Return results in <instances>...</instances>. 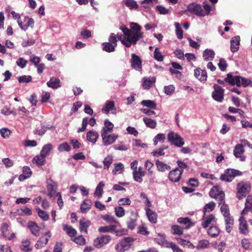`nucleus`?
Instances as JSON below:
<instances>
[{
  "label": "nucleus",
  "instance_id": "obj_52",
  "mask_svg": "<svg viewBox=\"0 0 252 252\" xmlns=\"http://www.w3.org/2000/svg\"><path fill=\"white\" fill-rule=\"evenodd\" d=\"M141 103L142 105L152 109H155L156 107L155 102L151 100H144Z\"/></svg>",
  "mask_w": 252,
  "mask_h": 252
},
{
  "label": "nucleus",
  "instance_id": "obj_64",
  "mask_svg": "<svg viewBox=\"0 0 252 252\" xmlns=\"http://www.w3.org/2000/svg\"><path fill=\"white\" fill-rule=\"evenodd\" d=\"M72 240L80 245H84L86 242L85 239L82 235L78 236L74 239H72Z\"/></svg>",
  "mask_w": 252,
  "mask_h": 252
},
{
  "label": "nucleus",
  "instance_id": "obj_54",
  "mask_svg": "<svg viewBox=\"0 0 252 252\" xmlns=\"http://www.w3.org/2000/svg\"><path fill=\"white\" fill-rule=\"evenodd\" d=\"M32 78L30 75H23L18 77V80L19 83H29L32 81Z\"/></svg>",
  "mask_w": 252,
  "mask_h": 252
},
{
  "label": "nucleus",
  "instance_id": "obj_44",
  "mask_svg": "<svg viewBox=\"0 0 252 252\" xmlns=\"http://www.w3.org/2000/svg\"><path fill=\"white\" fill-rule=\"evenodd\" d=\"M103 50L107 52H112L115 51L116 47L110 42H104L102 44Z\"/></svg>",
  "mask_w": 252,
  "mask_h": 252
},
{
  "label": "nucleus",
  "instance_id": "obj_51",
  "mask_svg": "<svg viewBox=\"0 0 252 252\" xmlns=\"http://www.w3.org/2000/svg\"><path fill=\"white\" fill-rule=\"evenodd\" d=\"M114 165L115 169L112 171L114 174L116 175L117 174H120L123 172L124 168V166L122 163H115Z\"/></svg>",
  "mask_w": 252,
  "mask_h": 252
},
{
  "label": "nucleus",
  "instance_id": "obj_8",
  "mask_svg": "<svg viewBox=\"0 0 252 252\" xmlns=\"http://www.w3.org/2000/svg\"><path fill=\"white\" fill-rule=\"evenodd\" d=\"M214 89L212 97L217 101L222 102L224 98V90L218 84H214Z\"/></svg>",
  "mask_w": 252,
  "mask_h": 252
},
{
  "label": "nucleus",
  "instance_id": "obj_56",
  "mask_svg": "<svg viewBox=\"0 0 252 252\" xmlns=\"http://www.w3.org/2000/svg\"><path fill=\"white\" fill-rule=\"evenodd\" d=\"M172 233L173 234L180 235L183 233V228L177 225H173L172 226Z\"/></svg>",
  "mask_w": 252,
  "mask_h": 252
},
{
  "label": "nucleus",
  "instance_id": "obj_12",
  "mask_svg": "<svg viewBox=\"0 0 252 252\" xmlns=\"http://www.w3.org/2000/svg\"><path fill=\"white\" fill-rule=\"evenodd\" d=\"M131 64L132 68L136 70H140L142 68V61L140 57L135 54H131Z\"/></svg>",
  "mask_w": 252,
  "mask_h": 252
},
{
  "label": "nucleus",
  "instance_id": "obj_50",
  "mask_svg": "<svg viewBox=\"0 0 252 252\" xmlns=\"http://www.w3.org/2000/svg\"><path fill=\"white\" fill-rule=\"evenodd\" d=\"M101 218L108 223H116L119 224V222L113 216L109 215H104L101 216Z\"/></svg>",
  "mask_w": 252,
  "mask_h": 252
},
{
  "label": "nucleus",
  "instance_id": "obj_11",
  "mask_svg": "<svg viewBox=\"0 0 252 252\" xmlns=\"http://www.w3.org/2000/svg\"><path fill=\"white\" fill-rule=\"evenodd\" d=\"M34 22L33 19L26 17L24 19V24H22V22L18 21V24L22 30L26 31L29 28H32L33 27Z\"/></svg>",
  "mask_w": 252,
  "mask_h": 252
},
{
  "label": "nucleus",
  "instance_id": "obj_9",
  "mask_svg": "<svg viewBox=\"0 0 252 252\" xmlns=\"http://www.w3.org/2000/svg\"><path fill=\"white\" fill-rule=\"evenodd\" d=\"M102 112L108 114L111 112L113 114L117 113L115 102L113 100H107L102 108Z\"/></svg>",
  "mask_w": 252,
  "mask_h": 252
},
{
  "label": "nucleus",
  "instance_id": "obj_32",
  "mask_svg": "<svg viewBox=\"0 0 252 252\" xmlns=\"http://www.w3.org/2000/svg\"><path fill=\"white\" fill-rule=\"evenodd\" d=\"M146 215L148 220L152 223H156L157 222V215L156 214L150 209H146Z\"/></svg>",
  "mask_w": 252,
  "mask_h": 252
},
{
  "label": "nucleus",
  "instance_id": "obj_37",
  "mask_svg": "<svg viewBox=\"0 0 252 252\" xmlns=\"http://www.w3.org/2000/svg\"><path fill=\"white\" fill-rule=\"evenodd\" d=\"M79 223L80 230L87 233V228L90 225V222L88 220H86L84 219H83L80 220Z\"/></svg>",
  "mask_w": 252,
  "mask_h": 252
},
{
  "label": "nucleus",
  "instance_id": "obj_59",
  "mask_svg": "<svg viewBox=\"0 0 252 252\" xmlns=\"http://www.w3.org/2000/svg\"><path fill=\"white\" fill-rule=\"evenodd\" d=\"M115 212L116 215L119 218L124 216L125 214L124 209L121 206L116 207L115 208Z\"/></svg>",
  "mask_w": 252,
  "mask_h": 252
},
{
  "label": "nucleus",
  "instance_id": "obj_34",
  "mask_svg": "<svg viewBox=\"0 0 252 252\" xmlns=\"http://www.w3.org/2000/svg\"><path fill=\"white\" fill-rule=\"evenodd\" d=\"M15 213H17L21 216H31L32 214V211L31 209L25 206L22 208L17 209V212L14 213V214Z\"/></svg>",
  "mask_w": 252,
  "mask_h": 252
},
{
  "label": "nucleus",
  "instance_id": "obj_16",
  "mask_svg": "<svg viewBox=\"0 0 252 252\" xmlns=\"http://www.w3.org/2000/svg\"><path fill=\"white\" fill-rule=\"evenodd\" d=\"M240 38L239 36L233 37L230 41V49L231 52H237L239 48Z\"/></svg>",
  "mask_w": 252,
  "mask_h": 252
},
{
  "label": "nucleus",
  "instance_id": "obj_23",
  "mask_svg": "<svg viewBox=\"0 0 252 252\" xmlns=\"http://www.w3.org/2000/svg\"><path fill=\"white\" fill-rule=\"evenodd\" d=\"M156 165L157 166L158 170L160 172H163L166 170L168 171L171 169V167L169 165H168L167 164L163 162L160 161L159 160H157L156 161Z\"/></svg>",
  "mask_w": 252,
  "mask_h": 252
},
{
  "label": "nucleus",
  "instance_id": "obj_28",
  "mask_svg": "<svg viewBox=\"0 0 252 252\" xmlns=\"http://www.w3.org/2000/svg\"><path fill=\"white\" fill-rule=\"evenodd\" d=\"M136 216L134 213H131V217L127 221V227L130 229H133L136 225Z\"/></svg>",
  "mask_w": 252,
  "mask_h": 252
},
{
  "label": "nucleus",
  "instance_id": "obj_26",
  "mask_svg": "<svg viewBox=\"0 0 252 252\" xmlns=\"http://www.w3.org/2000/svg\"><path fill=\"white\" fill-rule=\"evenodd\" d=\"M177 221L179 223L183 224V228L185 229L189 228L192 225V223L188 218H180Z\"/></svg>",
  "mask_w": 252,
  "mask_h": 252
},
{
  "label": "nucleus",
  "instance_id": "obj_33",
  "mask_svg": "<svg viewBox=\"0 0 252 252\" xmlns=\"http://www.w3.org/2000/svg\"><path fill=\"white\" fill-rule=\"evenodd\" d=\"M45 157L41 155H37L34 157L32 159V162L34 164H36L39 166H42L45 163Z\"/></svg>",
  "mask_w": 252,
  "mask_h": 252
},
{
  "label": "nucleus",
  "instance_id": "obj_60",
  "mask_svg": "<svg viewBox=\"0 0 252 252\" xmlns=\"http://www.w3.org/2000/svg\"><path fill=\"white\" fill-rule=\"evenodd\" d=\"M218 65L219 68L222 71H224L226 70V67L227 66V64L226 62V61L222 58L220 59Z\"/></svg>",
  "mask_w": 252,
  "mask_h": 252
},
{
  "label": "nucleus",
  "instance_id": "obj_49",
  "mask_svg": "<svg viewBox=\"0 0 252 252\" xmlns=\"http://www.w3.org/2000/svg\"><path fill=\"white\" fill-rule=\"evenodd\" d=\"M52 148V145L51 144H48L45 145L43 148L40 152L41 155L46 157L49 154L51 149Z\"/></svg>",
  "mask_w": 252,
  "mask_h": 252
},
{
  "label": "nucleus",
  "instance_id": "obj_3",
  "mask_svg": "<svg viewBox=\"0 0 252 252\" xmlns=\"http://www.w3.org/2000/svg\"><path fill=\"white\" fill-rule=\"evenodd\" d=\"M134 239L132 237H124L115 246L117 252H125L132 245Z\"/></svg>",
  "mask_w": 252,
  "mask_h": 252
},
{
  "label": "nucleus",
  "instance_id": "obj_2",
  "mask_svg": "<svg viewBox=\"0 0 252 252\" xmlns=\"http://www.w3.org/2000/svg\"><path fill=\"white\" fill-rule=\"evenodd\" d=\"M212 7L207 1L203 2V8L200 4L196 2H192L187 6V10L197 16L204 17L209 14Z\"/></svg>",
  "mask_w": 252,
  "mask_h": 252
},
{
  "label": "nucleus",
  "instance_id": "obj_45",
  "mask_svg": "<svg viewBox=\"0 0 252 252\" xmlns=\"http://www.w3.org/2000/svg\"><path fill=\"white\" fill-rule=\"evenodd\" d=\"M47 184V189L48 191H55L57 188V183L51 179L48 180Z\"/></svg>",
  "mask_w": 252,
  "mask_h": 252
},
{
  "label": "nucleus",
  "instance_id": "obj_15",
  "mask_svg": "<svg viewBox=\"0 0 252 252\" xmlns=\"http://www.w3.org/2000/svg\"><path fill=\"white\" fill-rule=\"evenodd\" d=\"M244 152V149L242 144H238L236 145L233 153L234 155L236 158H240V160L244 161L245 160V157L242 155L243 154Z\"/></svg>",
  "mask_w": 252,
  "mask_h": 252
},
{
  "label": "nucleus",
  "instance_id": "obj_36",
  "mask_svg": "<svg viewBox=\"0 0 252 252\" xmlns=\"http://www.w3.org/2000/svg\"><path fill=\"white\" fill-rule=\"evenodd\" d=\"M143 120L147 127L151 128H155L157 126V123L155 120L147 117L143 118Z\"/></svg>",
  "mask_w": 252,
  "mask_h": 252
},
{
  "label": "nucleus",
  "instance_id": "obj_30",
  "mask_svg": "<svg viewBox=\"0 0 252 252\" xmlns=\"http://www.w3.org/2000/svg\"><path fill=\"white\" fill-rule=\"evenodd\" d=\"M63 229L71 238V239L77 234V231L75 229L66 224L63 225Z\"/></svg>",
  "mask_w": 252,
  "mask_h": 252
},
{
  "label": "nucleus",
  "instance_id": "obj_40",
  "mask_svg": "<svg viewBox=\"0 0 252 252\" xmlns=\"http://www.w3.org/2000/svg\"><path fill=\"white\" fill-rule=\"evenodd\" d=\"M114 127L113 124L111 123L108 120H105L104 121V126L103 127L102 132H106V133L110 132Z\"/></svg>",
  "mask_w": 252,
  "mask_h": 252
},
{
  "label": "nucleus",
  "instance_id": "obj_46",
  "mask_svg": "<svg viewBox=\"0 0 252 252\" xmlns=\"http://www.w3.org/2000/svg\"><path fill=\"white\" fill-rule=\"evenodd\" d=\"M126 5L130 9H137L138 5L134 0H124Z\"/></svg>",
  "mask_w": 252,
  "mask_h": 252
},
{
  "label": "nucleus",
  "instance_id": "obj_43",
  "mask_svg": "<svg viewBox=\"0 0 252 252\" xmlns=\"http://www.w3.org/2000/svg\"><path fill=\"white\" fill-rule=\"evenodd\" d=\"M28 226L32 234L36 236L39 235V227L35 223L30 222Z\"/></svg>",
  "mask_w": 252,
  "mask_h": 252
},
{
  "label": "nucleus",
  "instance_id": "obj_4",
  "mask_svg": "<svg viewBox=\"0 0 252 252\" xmlns=\"http://www.w3.org/2000/svg\"><path fill=\"white\" fill-rule=\"evenodd\" d=\"M237 196L239 199H241L246 196L251 189V186L249 183L241 182L237 184Z\"/></svg>",
  "mask_w": 252,
  "mask_h": 252
},
{
  "label": "nucleus",
  "instance_id": "obj_25",
  "mask_svg": "<svg viewBox=\"0 0 252 252\" xmlns=\"http://www.w3.org/2000/svg\"><path fill=\"white\" fill-rule=\"evenodd\" d=\"M155 81L156 78L154 77L144 78L143 86L145 89H149L154 85Z\"/></svg>",
  "mask_w": 252,
  "mask_h": 252
},
{
  "label": "nucleus",
  "instance_id": "obj_24",
  "mask_svg": "<svg viewBox=\"0 0 252 252\" xmlns=\"http://www.w3.org/2000/svg\"><path fill=\"white\" fill-rule=\"evenodd\" d=\"M47 85L52 89H57L61 87L60 80L58 78L52 77L50 81L47 83Z\"/></svg>",
  "mask_w": 252,
  "mask_h": 252
},
{
  "label": "nucleus",
  "instance_id": "obj_27",
  "mask_svg": "<svg viewBox=\"0 0 252 252\" xmlns=\"http://www.w3.org/2000/svg\"><path fill=\"white\" fill-rule=\"evenodd\" d=\"M215 53L214 51L211 49H206L203 53V57L204 60L206 61L212 60L215 57Z\"/></svg>",
  "mask_w": 252,
  "mask_h": 252
},
{
  "label": "nucleus",
  "instance_id": "obj_47",
  "mask_svg": "<svg viewBox=\"0 0 252 252\" xmlns=\"http://www.w3.org/2000/svg\"><path fill=\"white\" fill-rule=\"evenodd\" d=\"M220 206V211L223 216L230 215L229 209L228 206L226 204L224 201L222 202Z\"/></svg>",
  "mask_w": 252,
  "mask_h": 252
},
{
  "label": "nucleus",
  "instance_id": "obj_19",
  "mask_svg": "<svg viewBox=\"0 0 252 252\" xmlns=\"http://www.w3.org/2000/svg\"><path fill=\"white\" fill-rule=\"evenodd\" d=\"M225 223V228L227 232L230 233L233 225L234 220L230 215L223 216Z\"/></svg>",
  "mask_w": 252,
  "mask_h": 252
},
{
  "label": "nucleus",
  "instance_id": "obj_38",
  "mask_svg": "<svg viewBox=\"0 0 252 252\" xmlns=\"http://www.w3.org/2000/svg\"><path fill=\"white\" fill-rule=\"evenodd\" d=\"M92 202L89 199H85L83 203L81 205L80 209L82 213H85L91 209Z\"/></svg>",
  "mask_w": 252,
  "mask_h": 252
},
{
  "label": "nucleus",
  "instance_id": "obj_10",
  "mask_svg": "<svg viewBox=\"0 0 252 252\" xmlns=\"http://www.w3.org/2000/svg\"><path fill=\"white\" fill-rule=\"evenodd\" d=\"M225 81L232 85H235L238 87L242 86V77L238 76H233L228 74Z\"/></svg>",
  "mask_w": 252,
  "mask_h": 252
},
{
  "label": "nucleus",
  "instance_id": "obj_29",
  "mask_svg": "<svg viewBox=\"0 0 252 252\" xmlns=\"http://www.w3.org/2000/svg\"><path fill=\"white\" fill-rule=\"evenodd\" d=\"M50 237V235H49L48 237L42 236L37 241L35 245L36 249H40L45 246L49 240V238Z\"/></svg>",
  "mask_w": 252,
  "mask_h": 252
},
{
  "label": "nucleus",
  "instance_id": "obj_20",
  "mask_svg": "<svg viewBox=\"0 0 252 252\" xmlns=\"http://www.w3.org/2000/svg\"><path fill=\"white\" fill-rule=\"evenodd\" d=\"M252 212V195L248 196L245 203V207L242 212V215L247 214L248 211Z\"/></svg>",
  "mask_w": 252,
  "mask_h": 252
},
{
  "label": "nucleus",
  "instance_id": "obj_61",
  "mask_svg": "<svg viewBox=\"0 0 252 252\" xmlns=\"http://www.w3.org/2000/svg\"><path fill=\"white\" fill-rule=\"evenodd\" d=\"M216 206V204L215 202L211 201L207 204L204 207V212H211L214 209Z\"/></svg>",
  "mask_w": 252,
  "mask_h": 252
},
{
  "label": "nucleus",
  "instance_id": "obj_22",
  "mask_svg": "<svg viewBox=\"0 0 252 252\" xmlns=\"http://www.w3.org/2000/svg\"><path fill=\"white\" fill-rule=\"evenodd\" d=\"M169 142H183V138L177 133L171 131L167 135Z\"/></svg>",
  "mask_w": 252,
  "mask_h": 252
},
{
  "label": "nucleus",
  "instance_id": "obj_53",
  "mask_svg": "<svg viewBox=\"0 0 252 252\" xmlns=\"http://www.w3.org/2000/svg\"><path fill=\"white\" fill-rule=\"evenodd\" d=\"M178 243L184 247L187 246L189 248L193 249V245L189 241L184 240L182 238H177Z\"/></svg>",
  "mask_w": 252,
  "mask_h": 252
},
{
  "label": "nucleus",
  "instance_id": "obj_14",
  "mask_svg": "<svg viewBox=\"0 0 252 252\" xmlns=\"http://www.w3.org/2000/svg\"><path fill=\"white\" fill-rule=\"evenodd\" d=\"M244 215L241 214V216L239 219V230L241 233L244 235H247L249 230L246 220L244 218Z\"/></svg>",
  "mask_w": 252,
  "mask_h": 252
},
{
  "label": "nucleus",
  "instance_id": "obj_17",
  "mask_svg": "<svg viewBox=\"0 0 252 252\" xmlns=\"http://www.w3.org/2000/svg\"><path fill=\"white\" fill-rule=\"evenodd\" d=\"M158 235L162 237L163 239L161 240V244L164 245L166 247L172 249L173 252H175L179 247L174 243L168 242L165 239V236L163 234H158ZM160 244V243H158Z\"/></svg>",
  "mask_w": 252,
  "mask_h": 252
},
{
  "label": "nucleus",
  "instance_id": "obj_41",
  "mask_svg": "<svg viewBox=\"0 0 252 252\" xmlns=\"http://www.w3.org/2000/svg\"><path fill=\"white\" fill-rule=\"evenodd\" d=\"M117 227L116 225L101 226L98 228V231L100 233L111 232Z\"/></svg>",
  "mask_w": 252,
  "mask_h": 252
},
{
  "label": "nucleus",
  "instance_id": "obj_63",
  "mask_svg": "<svg viewBox=\"0 0 252 252\" xmlns=\"http://www.w3.org/2000/svg\"><path fill=\"white\" fill-rule=\"evenodd\" d=\"M154 58L158 61L161 62L163 60V56L161 54L158 48H156L154 51Z\"/></svg>",
  "mask_w": 252,
  "mask_h": 252
},
{
  "label": "nucleus",
  "instance_id": "obj_58",
  "mask_svg": "<svg viewBox=\"0 0 252 252\" xmlns=\"http://www.w3.org/2000/svg\"><path fill=\"white\" fill-rule=\"evenodd\" d=\"M113 158L111 156H107L103 160V163L104 165V168L108 169L112 162Z\"/></svg>",
  "mask_w": 252,
  "mask_h": 252
},
{
  "label": "nucleus",
  "instance_id": "obj_18",
  "mask_svg": "<svg viewBox=\"0 0 252 252\" xmlns=\"http://www.w3.org/2000/svg\"><path fill=\"white\" fill-rule=\"evenodd\" d=\"M101 137L103 142H114L117 140L118 135L115 134H109V133L102 132Z\"/></svg>",
  "mask_w": 252,
  "mask_h": 252
},
{
  "label": "nucleus",
  "instance_id": "obj_55",
  "mask_svg": "<svg viewBox=\"0 0 252 252\" xmlns=\"http://www.w3.org/2000/svg\"><path fill=\"white\" fill-rule=\"evenodd\" d=\"M39 217L43 220H47L49 219V215L47 212L41 210L39 208L36 209Z\"/></svg>",
  "mask_w": 252,
  "mask_h": 252
},
{
  "label": "nucleus",
  "instance_id": "obj_7",
  "mask_svg": "<svg viewBox=\"0 0 252 252\" xmlns=\"http://www.w3.org/2000/svg\"><path fill=\"white\" fill-rule=\"evenodd\" d=\"M209 195L211 197L215 198L220 201L219 205H220L224 199V193L216 186L213 187L209 192Z\"/></svg>",
  "mask_w": 252,
  "mask_h": 252
},
{
  "label": "nucleus",
  "instance_id": "obj_5",
  "mask_svg": "<svg viewBox=\"0 0 252 252\" xmlns=\"http://www.w3.org/2000/svg\"><path fill=\"white\" fill-rule=\"evenodd\" d=\"M111 240L109 235H101L96 237L93 242L94 246L97 249H101L104 245L108 244Z\"/></svg>",
  "mask_w": 252,
  "mask_h": 252
},
{
  "label": "nucleus",
  "instance_id": "obj_1",
  "mask_svg": "<svg viewBox=\"0 0 252 252\" xmlns=\"http://www.w3.org/2000/svg\"><path fill=\"white\" fill-rule=\"evenodd\" d=\"M141 27L136 23H131L130 25V29L126 26H122L120 29L123 32V35H116L112 33L109 38V42L117 45V38L121 43L126 47H130L131 45H135L137 41L143 37V33L141 32Z\"/></svg>",
  "mask_w": 252,
  "mask_h": 252
},
{
  "label": "nucleus",
  "instance_id": "obj_31",
  "mask_svg": "<svg viewBox=\"0 0 252 252\" xmlns=\"http://www.w3.org/2000/svg\"><path fill=\"white\" fill-rule=\"evenodd\" d=\"M215 220V216L213 215H210L207 217H203L202 226L204 228H206L208 225Z\"/></svg>",
  "mask_w": 252,
  "mask_h": 252
},
{
  "label": "nucleus",
  "instance_id": "obj_39",
  "mask_svg": "<svg viewBox=\"0 0 252 252\" xmlns=\"http://www.w3.org/2000/svg\"><path fill=\"white\" fill-rule=\"evenodd\" d=\"M98 137V133L94 131H90L87 134V139L89 142H96Z\"/></svg>",
  "mask_w": 252,
  "mask_h": 252
},
{
  "label": "nucleus",
  "instance_id": "obj_42",
  "mask_svg": "<svg viewBox=\"0 0 252 252\" xmlns=\"http://www.w3.org/2000/svg\"><path fill=\"white\" fill-rule=\"evenodd\" d=\"M220 232L219 228L216 226H212L208 230V233L212 237H216Z\"/></svg>",
  "mask_w": 252,
  "mask_h": 252
},
{
  "label": "nucleus",
  "instance_id": "obj_62",
  "mask_svg": "<svg viewBox=\"0 0 252 252\" xmlns=\"http://www.w3.org/2000/svg\"><path fill=\"white\" fill-rule=\"evenodd\" d=\"M164 93L167 95H172L175 91V87L173 85L165 86L164 88Z\"/></svg>",
  "mask_w": 252,
  "mask_h": 252
},
{
  "label": "nucleus",
  "instance_id": "obj_57",
  "mask_svg": "<svg viewBox=\"0 0 252 252\" xmlns=\"http://www.w3.org/2000/svg\"><path fill=\"white\" fill-rule=\"evenodd\" d=\"M175 26L176 28V33L177 37L181 39L183 38V31L181 29L180 25L178 23H175Z\"/></svg>",
  "mask_w": 252,
  "mask_h": 252
},
{
  "label": "nucleus",
  "instance_id": "obj_6",
  "mask_svg": "<svg viewBox=\"0 0 252 252\" xmlns=\"http://www.w3.org/2000/svg\"><path fill=\"white\" fill-rule=\"evenodd\" d=\"M241 175L242 173L239 170L234 169H228L224 174L220 176V179L226 182H231L235 177Z\"/></svg>",
  "mask_w": 252,
  "mask_h": 252
},
{
  "label": "nucleus",
  "instance_id": "obj_21",
  "mask_svg": "<svg viewBox=\"0 0 252 252\" xmlns=\"http://www.w3.org/2000/svg\"><path fill=\"white\" fill-rule=\"evenodd\" d=\"M194 76L201 81H206L207 77L206 71L200 68H197L194 70Z\"/></svg>",
  "mask_w": 252,
  "mask_h": 252
},
{
  "label": "nucleus",
  "instance_id": "obj_48",
  "mask_svg": "<svg viewBox=\"0 0 252 252\" xmlns=\"http://www.w3.org/2000/svg\"><path fill=\"white\" fill-rule=\"evenodd\" d=\"M104 186V184L102 182H99L95 189L94 195L98 196L99 198H101L103 193L102 188Z\"/></svg>",
  "mask_w": 252,
  "mask_h": 252
},
{
  "label": "nucleus",
  "instance_id": "obj_13",
  "mask_svg": "<svg viewBox=\"0 0 252 252\" xmlns=\"http://www.w3.org/2000/svg\"><path fill=\"white\" fill-rule=\"evenodd\" d=\"M182 170L176 168L170 171L168 174V178L172 182H178L182 174Z\"/></svg>",
  "mask_w": 252,
  "mask_h": 252
},
{
  "label": "nucleus",
  "instance_id": "obj_35",
  "mask_svg": "<svg viewBox=\"0 0 252 252\" xmlns=\"http://www.w3.org/2000/svg\"><path fill=\"white\" fill-rule=\"evenodd\" d=\"M133 177L134 180L138 182V183H141L143 181L142 177H144L145 174V172H137V170L133 171Z\"/></svg>",
  "mask_w": 252,
  "mask_h": 252
}]
</instances>
